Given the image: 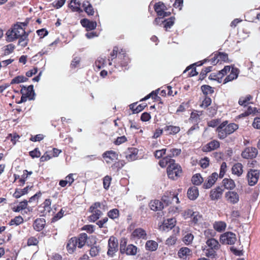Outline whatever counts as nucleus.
Masks as SVG:
<instances>
[{"label": "nucleus", "instance_id": "1", "mask_svg": "<svg viewBox=\"0 0 260 260\" xmlns=\"http://www.w3.org/2000/svg\"><path fill=\"white\" fill-rule=\"evenodd\" d=\"M239 128L238 124L235 123H229L228 120L221 122L216 128L218 138L223 140L234 133Z\"/></svg>", "mask_w": 260, "mask_h": 260}, {"label": "nucleus", "instance_id": "25", "mask_svg": "<svg viewBox=\"0 0 260 260\" xmlns=\"http://www.w3.org/2000/svg\"><path fill=\"white\" fill-rule=\"evenodd\" d=\"M175 219L172 218L168 219L164 221L162 225L159 226V229L162 231L171 230L175 226Z\"/></svg>", "mask_w": 260, "mask_h": 260}, {"label": "nucleus", "instance_id": "60", "mask_svg": "<svg viewBox=\"0 0 260 260\" xmlns=\"http://www.w3.org/2000/svg\"><path fill=\"white\" fill-rule=\"evenodd\" d=\"M211 70V66L207 67L205 68L204 69H203L200 75V79L203 80L206 77L207 74L208 73L210 72Z\"/></svg>", "mask_w": 260, "mask_h": 260}, {"label": "nucleus", "instance_id": "34", "mask_svg": "<svg viewBox=\"0 0 260 260\" xmlns=\"http://www.w3.org/2000/svg\"><path fill=\"white\" fill-rule=\"evenodd\" d=\"M222 183L224 188L228 190H233L236 187L234 181L231 178H224L222 181Z\"/></svg>", "mask_w": 260, "mask_h": 260}, {"label": "nucleus", "instance_id": "53", "mask_svg": "<svg viewBox=\"0 0 260 260\" xmlns=\"http://www.w3.org/2000/svg\"><path fill=\"white\" fill-rule=\"evenodd\" d=\"M103 187L106 190H108L110 186L112 177L109 175H106L103 178Z\"/></svg>", "mask_w": 260, "mask_h": 260}, {"label": "nucleus", "instance_id": "54", "mask_svg": "<svg viewBox=\"0 0 260 260\" xmlns=\"http://www.w3.org/2000/svg\"><path fill=\"white\" fill-rule=\"evenodd\" d=\"M201 89L203 93L205 95L212 94L214 92L213 88L208 85H202L201 86Z\"/></svg>", "mask_w": 260, "mask_h": 260}, {"label": "nucleus", "instance_id": "23", "mask_svg": "<svg viewBox=\"0 0 260 260\" xmlns=\"http://www.w3.org/2000/svg\"><path fill=\"white\" fill-rule=\"evenodd\" d=\"M230 72V74L224 79L223 84L232 81L238 78L239 73L238 69L232 68Z\"/></svg>", "mask_w": 260, "mask_h": 260}, {"label": "nucleus", "instance_id": "21", "mask_svg": "<svg viewBox=\"0 0 260 260\" xmlns=\"http://www.w3.org/2000/svg\"><path fill=\"white\" fill-rule=\"evenodd\" d=\"M223 192L222 189L220 186H217L216 188L211 190L210 192V198L212 200H217L220 199L222 197Z\"/></svg>", "mask_w": 260, "mask_h": 260}, {"label": "nucleus", "instance_id": "43", "mask_svg": "<svg viewBox=\"0 0 260 260\" xmlns=\"http://www.w3.org/2000/svg\"><path fill=\"white\" fill-rule=\"evenodd\" d=\"M137 247L134 245L129 244L124 250V253L128 255H135L137 253Z\"/></svg>", "mask_w": 260, "mask_h": 260}, {"label": "nucleus", "instance_id": "58", "mask_svg": "<svg viewBox=\"0 0 260 260\" xmlns=\"http://www.w3.org/2000/svg\"><path fill=\"white\" fill-rule=\"evenodd\" d=\"M193 238L194 236L192 234L187 233L183 237V241L186 245H189L192 242Z\"/></svg>", "mask_w": 260, "mask_h": 260}, {"label": "nucleus", "instance_id": "30", "mask_svg": "<svg viewBox=\"0 0 260 260\" xmlns=\"http://www.w3.org/2000/svg\"><path fill=\"white\" fill-rule=\"evenodd\" d=\"M45 224L46 221L44 218H37L33 223V227L36 231L40 232L44 228Z\"/></svg>", "mask_w": 260, "mask_h": 260}, {"label": "nucleus", "instance_id": "36", "mask_svg": "<svg viewBox=\"0 0 260 260\" xmlns=\"http://www.w3.org/2000/svg\"><path fill=\"white\" fill-rule=\"evenodd\" d=\"M136 105L137 103L132 104L129 105V108L133 111V113H138L140 112L147 106V104L145 103L141 104L138 106H136Z\"/></svg>", "mask_w": 260, "mask_h": 260}, {"label": "nucleus", "instance_id": "5", "mask_svg": "<svg viewBox=\"0 0 260 260\" xmlns=\"http://www.w3.org/2000/svg\"><path fill=\"white\" fill-rule=\"evenodd\" d=\"M206 249H205L206 255L208 257H214L217 251L220 248V245L214 238H209L206 242Z\"/></svg>", "mask_w": 260, "mask_h": 260}, {"label": "nucleus", "instance_id": "59", "mask_svg": "<svg viewBox=\"0 0 260 260\" xmlns=\"http://www.w3.org/2000/svg\"><path fill=\"white\" fill-rule=\"evenodd\" d=\"M127 245V239L125 238H122L120 242V252L122 254L124 253V250L126 249Z\"/></svg>", "mask_w": 260, "mask_h": 260}, {"label": "nucleus", "instance_id": "52", "mask_svg": "<svg viewBox=\"0 0 260 260\" xmlns=\"http://www.w3.org/2000/svg\"><path fill=\"white\" fill-rule=\"evenodd\" d=\"M4 55H8L12 53L15 49V46L13 44H9L4 46Z\"/></svg>", "mask_w": 260, "mask_h": 260}, {"label": "nucleus", "instance_id": "3", "mask_svg": "<svg viewBox=\"0 0 260 260\" xmlns=\"http://www.w3.org/2000/svg\"><path fill=\"white\" fill-rule=\"evenodd\" d=\"M88 237L86 233L80 234L77 237H72L68 240L66 248L70 254L73 253L76 248H82L86 244Z\"/></svg>", "mask_w": 260, "mask_h": 260}, {"label": "nucleus", "instance_id": "32", "mask_svg": "<svg viewBox=\"0 0 260 260\" xmlns=\"http://www.w3.org/2000/svg\"><path fill=\"white\" fill-rule=\"evenodd\" d=\"M154 9L158 16L163 15V12L167 9L166 6L161 2L156 3L154 6Z\"/></svg>", "mask_w": 260, "mask_h": 260}, {"label": "nucleus", "instance_id": "17", "mask_svg": "<svg viewBox=\"0 0 260 260\" xmlns=\"http://www.w3.org/2000/svg\"><path fill=\"white\" fill-rule=\"evenodd\" d=\"M20 91L22 94L26 96L29 100H34L35 93L32 85H30L27 87L23 86Z\"/></svg>", "mask_w": 260, "mask_h": 260}, {"label": "nucleus", "instance_id": "31", "mask_svg": "<svg viewBox=\"0 0 260 260\" xmlns=\"http://www.w3.org/2000/svg\"><path fill=\"white\" fill-rule=\"evenodd\" d=\"M253 99V96L250 94H247L245 96H241L239 98L238 104L244 107H246L249 104L252 103L250 101Z\"/></svg>", "mask_w": 260, "mask_h": 260}, {"label": "nucleus", "instance_id": "51", "mask_svg": "<svg viewBox=\"0 0 260 260\" xmlns=\"http://www.w3.org/2000/svg\"><path fill=\"white\" fill-rule=\"evenodd\" d=\"M182 150L179 148H171L169 151L168 155L172 158L173 157L179 156L181 153Z\"/></svg>", "mask_w": 260, "mask_h": 260}, {"label": "nucleus", "instance_id": "10", "mask_svg": "<svg viewBox=\"0 0 260 260\" xmlns=\"http://www.w3.org/2000/svg\"><path fill=\"white\" fill-rule=\"evenodd\" d=\"M258 154L257 149L253 147H246L241 153V156L244 159L255 158Z\"/></svg>", "mask_w": 260, "mask_h": 260}, {"label": "nucleus", "instance_id": "55", "mask_svg": "<svg viewBox=\"0 0 260 260\" xmlns=\"http://www.w3.org/2000/svg\"><path fill=\"white\" fill-rule=\"evenodd\" d=\"M23 219L21 216H16L13 219H12L10 221L11 225H18L23 223Z\"/></svg>", "mask_w": 260, "mask_h": 260}, {"label": "nucleus", "instance_id": "45", "mask_svg": "<svg viewBox=\"0 0 260 260\" xmlns=\"http://www.w3.org/2000/svg\"><path fill=\"white\" fill-rule=\"evenodd\" d=\"M101 248L99 245H92L89 250V254L91 257H95L99 255Z\"/></svg>", "mask_w": 260, "mask_h": 260}, {"label": "nucleus", "instance_id": "38", "mask_svg": "<svg viewBox=\"0 0 260 260\" xmlns=\"http://www.w3.org/2000/svg\"><path fill=\"white\" fill-rule=\"evenodd\" d=\"M175 160L171 157H170L168 155L162 157L159 161V165L161 168H165L167 167V165H171L172 163H174Z\"/></svg>", "mask_w": 260, "mask_h": 260}, {"label": "nucleus", "instance_id": "64", "mask_svg": "<svg viewBox=\"0 0 260 260\" xmlns=\"http://www.w3.org/2000/svg\"><path fill=\"white\" fill-rule=\"evenodd\" d=\"M199 164L203 169L207 168L209 165V159L207 157H205L200 160Z\"/></svg>", "mask_w": 260, "mask_h": 260}, {"label": "nucleus", "instance_id": "49", "mask_svg": "<svg viewBox=\"0 0 260 260\" xmlns=\"http://www.w3.org/2000/svg\"><path fill=\"white\" fill-rule=\"evenodd\" d=\"M120 52V50L119 49L118 47L117 46H114L113 48V49L112 51L110 53V59H109V65L112 64V62H111V60H113L114 59H116L118 57V55L119 54V52Z\"/></svg>", "mask_w": 260, "mask_h": 260}, {"label": "nucleus", "instance_id": "2", "mask_svg": "<svg viewBox=\"0 0 260 260\" xmlns=\"http://www.w3.org/2000/svg\"><path fill=\"white\" fill-rule=\"evenodd\" d=\"M173 202L176 203L179 202V199L177 195L170 197L164 196L162 197L161 201L158 200L151 201L149 205L151 210L153 211H160L164 209L165 206H169Z\"/></svg>", "mask_w": 260, "mask_h": 260}, {"label": "nucleus", "instance_id": "46", "mask_svg": "<svg viewBox=\"0 0 260 260\" xmlns=\"http://www.w3.org/2000/svg\"><path fill=\"white\" fill-rule=\"evenodd\" d=\"M106 63V61L105 58L100 57L95 61L94 66L98 71H99L101 69L104 67Z\"/></svg>", "mask_w": 260, "mask_h": 260}, {"label": "nucleus", "instance_id": "14", "mask_svg": "<svg viewBox=\"0 0 260 260\" xmlns=\"http://www.w3.org/2000/svg\"><path fill=\"white\" fill-rule=\"evenodd\" d=\"M82 7L84 11L87 14L88 16H93L94 13H96L95 17L97 19H99V15L97 11H95L92 5L88 1L84 2L82 4Z\"/></svg>", "mask_w": 260, "mask_h": 260}, {"label": "nucleus", "instance_id": "27", "mask_svg": "<svg viewBox=\"0 0 260 260\" xmlns=\"http://www.w3.org/2000/svg\"><path fill=\"white\" fill-rule=\"evenodd\" d=\"M191 250L186 247L181 248L178 252V256L182 259H186L189 256H191Z\"/></svg>", "mask_w": 260, "mask_h": 260}, {"label": "nucleus", "instance_id": "26", "mask_svg": "<svg viewBox=\"0 0 260 260\" xmlns=\"http://www.w3.org/2000/svg\"><path fill=\"white\" fill-rule=\"evenodd\" d=\"M199 195V189L196 186L190 187L187 192V197L191 200H195Z\"/></svg>", "mask_w": 260, "mask_h": 260}, {"label": "nucleus", "instance_id": "39", "mask_svg": "<svg viewBox=\"0 0 260 260\" xmlns=\"http://www.w3.org/2000/svg\"><path fill=\"white\" fill-rule=\"evenodd\" d=\"M191 181L193 185L199 186L204 182V179L200 173H197L192 176Z\"/></svg>", "mask_w": 260, "mask_h": 260}, {"label": "nucleus", "instance_id": "57", "mask_svg": "<svg viewBox=\"0 0 260 260\" xmlns=\"http://www.w3.org/2000/svg\"><path fill=\"white\" fill-rule=\"evenodd\" d=\"M209 78L210 80H217L218 82H221L222 75H220V73H219V72L217 73H212L210 75Z\"/></svg>", "mask_w": 260, "mask_h": 260}, {"label": "nucleus", "instance_id": "37", "mask_svg": "<svg viewBox=\"0 0 260 260\" xmlns=\"http://www.w3.org/2000/svg\"><path fill=\"white\" fill-rule=\"evenodd\" d=\"M31 187L32 186L29 187V186H27L23 189L16 188L15 189V192L13 194V197L16 199L19 198L22 196L27 194L28 190L30 189Z\"/></svg>", "mask_w": 260, "mask_h": 260}, {"label": "nucleus", "instance_id": "18", "mask_svg": "<svg viewBox=\"0 0 260 260\" xmlns=\"http://www.w3.org/2000/svg\"><path fill=\"white\" fill-rule=\"evenodd\" d=\"M138 150L136 148H128L125 152V157L128 161H132L137 158Z\"/></svg>", "mask_w": 260, "mask_h": 260}, {"label": "nucleus", "instance_id": "44", "mask_svg": "<svg viewBox=\"0 0 260 260\" xmlns=\"http://www.w3.org/2000/svg\"><path fill=\"white\" fill-rule=\"evenodd\" d=\"M175 17H171L168 19H166L162 21L164 24V27L165 28L166 31H168L169 28H170L175 23Z\"/></svg>", "mask_w": 260, "mask_h": 260}, {"label": "nucleus", "instance_id": "56", "mask_svg": "<svg viewBox=\"0 0 260 260\" xmlns=\"http://www.w3.org/2000/svg\"><path fill=\"white\" fill-rule=\"evenodd\" d=\"M217 56L219 58V62H226L228 60V54L226 53L216 52Z\"/></svg>", "mask_w": 260, "mask_h": 260}, {"label": "nucleus", "instance_id": "7", "mask_svg": "<svg viewBox=\"0 0 260 260\" xmlns=\"http://www.w3.org/2000/svg\"><path fill=\"white\" fill-rule=\"evenodd\" d=\"M115 67L118 68L119 67L126 68L130 62V58L126 53L124 49H121L119 52L118 57L115 61Z\"/></svg>", "mask_w": 260, "mask_h": 260}, {"label": "nucleus", "instance_id": "40", "mask_svg": "<svg viewBox=\"0 0 260 260\" xmlns=\"http://www.w3.org/2000/svg\"><path fill=\"white\" fill-rule=\"evenodd\" d=\"M213 228L214 229L218 232H221L225 230L226 224L225 222L219 221H215L213 223Z\"/></svg>", "mask_w": 260, "mask_h": 260}, {"label": "nucleus", "instance_id": "20", "mask_svg": "<svg viewBox=\"0 0 260 260\" xmlns=\"http://www.w3.org/2000/svg\"><path fill=\"white\" fill-rule=\"evenodd\" d=\"M132 238L134 239H147V234L146 231L142 228H137L132 232L131 234Z\"/></svg>", "mask_w": 260, "mask_h": 260}, {"label": "nucleus", "instance_id": "16", "mask_svg": "<svg viewBox=\"0 0 260 260\" xmlns=\"http://www.w3.org/2000/svg\"><path fill=\"white\" fill-rule=\"evenodd\" d=\"M225 198L226 201L231 204H235L239 201V196L238 193L234 191H229L225 193Z\"/></svg>", "mask_w": 260, "mask_h": 260}, {"label": "nucleus", "instance_id": "47", "mask_svg": "<svg viewBox=\"0 0 260 260\" xmlns=\"http://www.w3.org/2000/svg\"><path fill=\"white\" fill-rule=\"evenodd\" d=\"M145 246L147 249L153 251L157 249L158 244L154 241L149 240L146 242Z\"/></svg>", "mask_w": 260, "mask_h": 260}, {"label": "nucleus", "instance_id": "8", "mask_svg": "<svg viewBox=\"0 0 260 260\" xmlns=\"http://www.w3.org/2000/svg\"><path fill=\"white\" fill-rule=\"evenodd\" d=\"M219 240L222 244L233 245L237 241V237L235 234L227 232L220 235Z\"/></svg>", "mask_w": 260, "mask_h": 260}, {"label": "nucleus", "instance_id": "28", "mask_svg": "<svg viewBox=\"0 0 260 260\" xmlns=\"http://www.w3.org/2000/svg\"><path fill=\"white\" fill-rule=\"evenodd\" d=\"M232 173L237 177L241 176L243 173V166L241 163H235L232 168Z\"/></svg>", "mask_w": 260, "mask_h": 260}, {"label": "nucleus", "instance_id": "42", "mask_svg": "<svg viewBox=\"0 0 260 260\" xmlns=\"http://www.w3.org/2000/svg\"><path fill=\"white\" fill-rule=\"evenodd\" d=\"M28 36V33L25 32V34L22 35L18 39H19L18 44L23 48L25 47L28 45L29 42Z\"/></svg>", "mask_w": 260, "mask_h": 260}, {"label": "nucleus", "instance_id": "50", "mask_svg": "<svg viewBox=\"0 0 260 260\" xmlns=\"http://www.w3.org/2000/svg\"><path fill=\"white\" fill-rule=\"evenodd\" d=\"M201 62V61H200L187 67L186 70H185L184 72L189 71V70H191V71L189 74L190 77H192L198 75V72L196 71V69L194 66H199Z\"/></svg>", "mask_w": 260, "mask_h": 260}, {"label": "nucleus", "instance_id": "61", "mask_svg": "<svg viewBox=\"0 0 260 260\" xmlns=\"http://www.w3.org/2000/svg\"><path fill=\"white\" fill-rule=\"evenodd\" d=\"M125 164L124 160H119L115 162L112 165V168L113 169H117V170L121 169Z\"/></svg>", "mask_w": 260, "mask_h": 260}, {"label": "nucleus", "instance_id": "9", "mask_svg": "<svg viewBox=\"0 0 260 260\" xmlns=\"http://www.w3.org/2000/svg\"><path fill=\"white\" fill-rule=\"evenodd\" d=\"M107 255L113 257L118 250V243L117 239L114 236H111L108 240Z\"/></svg>", "mask_w": 260, "mask_h": 260}, {"label": "nucleus", "instance_id": "11", "mask_svg": "<svg viewBox=\"0 0 260 260\" xmlns=\"http://www.w3.org/2000/svg\"><path fill=\"white\" fill-rule=\"evenodd\" d=\"M248 184L253 186L256 184L259 177V171L250 169L247 174Z\"/></svg>", "mask_w": 260, "mask_h": 260}, {"label": "nucleus", "instance_id": "63", "mask_svg": "<svg viewBox=\"0 0 260 260\" xmlns=\"http://www.w3.org/2000/svg\"><path fill=\"white\" fill-rule=\"evenodd\" d=\"M41 152L40 151L38 148H36L32 151L29 152V155L32 158H39L41 156Z\"/></svg>", "mask_w": 260, "mask_h": 260}, {"label": "nucleus", "instance_id": "22", "mask_svg": "<svg viewBox=\"0 0 260 260\" xmlns=\"http://www.w3.org/2000/svg\"><path fill=\"white\" fill-rule=\"evenodd\" d=\"M81 25L86 28V30H92L94 29L97 25L96 21H90L86 18L81 19L80 21Z\"/></svg>", "mask_w": 260, "mask_h": 260}, {"label": "nucleus", "instance_id": "12", "mask_svg": "<svg viewBox=\"0 0 260 260\" xmlns=\"http://www.w3.org/2000/svg\"><path fill=\"white\" fill-rule=\"evenodd\" d=\"M118 153L113 150H108L102 154L103 158L107 164H110L118 159Z\"/></svg>", "mask_w": 260, "mask_h": 260}, {"label": "nucleus", "instance_id": "6", "mask_svg": "<svg viewBox=\"0 0 260 260\" xmlns=\"http://www.w3.org/2000/svg\"><path fill=\"white\" fill-rule=\"evenodd\" d=\"M167 172L169 179L176 180L181 176L182 173V170L180 165L175 162L171 165H169L167 167Z\"/></svg>", "mask_w": 260, "mask_h": 260}, {"label": "nucleus", "instance_id": "33", "mask_svg": "<svg viewBox=\"0 0 260 260\" xmlns=\"http://www.w3.org/2000/svg\"><path fill=\"white\" fill-rule=\"evenodd\" d=\"M81 3L79 0H71L69 4V7L73 12H82V10L80 8Z\"/></svg>", "mask_w": 260, "mask_h": 260}, {"label": "nucleus", "instance_id": "19", "mask_svg": "<svg viewBox=\"0 0 260 260\" xmlns=\"http://www.w3.org/2000/svg\"><path fill=\"white\" fill-rule=\"evenodd\" d=\"M108 209L106 202L103 201L101 202H98L93 203L89 208V211H100L101 210H106Z\"/></svg>", "mask_w": 260, "mask_h": 260}, {"label": "nucleus", "instance_id": "41", "mask_svg": "<svg viewBox=\"0 0 260 260\" xmlns=\"http://www.w3.org/2000/svg\"><path fill=\"white\" fill-rule=\"evenodd\" d=\"M190 217L191 218V222L194 224L201 223L203 220V217L199 214V212H192Z\"/></svg>", "mask_w": 260, "mask_h": 260}, {"label": "nucleus", "instance_id": "13", "mask_svg": "<svg viewBox=\"0 0 260 260\" xmlns=\"http://www.w3.org/2000/svg\"><path fill=\"white\" fill-rule=\"evenodd\" d=\"M218 175L217 173L214 172L210 176H209L207 180L204 182L203 184V188L204 189L210 188L216 182L217 180Z\"/></svg>", "mask_w": 260, "mask_h": 260}, {"label": "nucleus", "instance_id": "15", "mask_svg": "<svg viewBox=\"0 0 260 260\" xmlns=\"http://www.w3.org/2000/svg\"><path fill=\"white\" fill-rule=\"evenodd\" d=\"M220 142L216 140H213L206 145H205L202 148L204 152H211L212 151L217 149L220 147Z\"/></svg>", "mask_w": 260, "mask_h": 260}, {"label": "nucleus", "instance_id": "4", "mask_svg": "<svg viewBox=\"0 0 260 260\" xmlns=\"http://www.w3.org/2000/svg\"><path fill=\"white\" fill-rule=\"evenodd\" d=\"M24 29L18 23L13 25L6 33V40L8 42H14L25 34Z\"/></svg>", "mask_w": 260, "mask_h": 260}, {"label": "nucleus", "instance_id": "48", "mask_svg": "<svg viewBox=\"0 0 260 260\" xmlns=\"http://www.w3.org/2000/svg\"><path fill=\"white\" fill-rule=\"evenodd\" d=\"M28 79L27 77H24V76H17L13 78L10 83V85L14 84H19L20 83H22L27 81Z\"/></svg>", "mask_w": 260, "mask_h": 260}, {"label": "nucleus", "instance_id": "35", "mask_svg": "<svg viewBox=\"0 0 260 260\" xmlns=\"http://www.w3.org/2000/svg\"><path fill=\"white\" fill-rule=\"evenodd\" d=\"M211 62V64L214 66L216 65L217 63L219 62V58H218V56H217L216 53L215 52L213 54L211 55L209 58H206L203 60L199 66H201L204 63L206 62Z\"/></svg>", "mask_w": 260, "mask_h": 260}, {"label": "nucleus", "instance_id": "29", "mask_svg": "<svg viewBox=\"0 0 260 260\" xmlns=\"http://www.w3.org/2000/svg\"><path fill=\"white\" fill-rule=\"evenodd\" d=\"M203 114V111H194L190 113L189 121L198 124L200 120V116Z\"/></svg>", "mask_w": 260, "mask_h": 260}, {"label": "nucleus", "instance_id": "62", "mask_svg": "<svg viewBox=\"0 0 260 260\" xmlns=\"http://www.w3.org/2000/svg\"><path fill=\"white\" fill-rule=\"evenodd\" d=\"M167 149L163 148L160 150H156L154 153V156L157 158H162V156L166 154Z\"/></svg>", "mask_w": 260, "mask_h": 260}, {"label": "nucleus", "instance_id": "24", "mask_svg": "<svg viewBox=\"0 0 260 260\" xmlns=\"http://www.w3.org/2000/svg\"><path fill=\"white\" fill-rule=\"evenodd\" d=\"M163 129L168 135H175L180 131V127L173 125H166Z\"/></svg>", "mask_w": 260, "mask_h": 260}]
</instances>
